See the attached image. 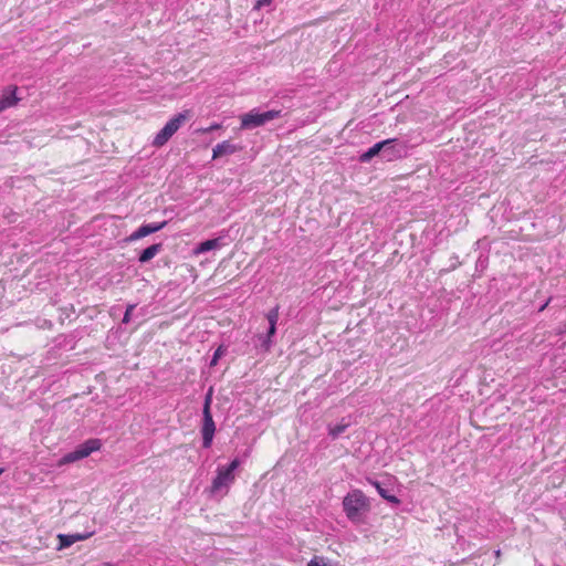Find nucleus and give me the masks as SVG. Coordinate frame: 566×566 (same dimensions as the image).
<instances>
[{
	"label": "nucleus",
	"instance_id": "f257e3e1",
	"mask_svg": "<svg viewBox=\"0 0 566 566\" xmlns=\"http://www.w3.org/2000/svg\"><path fill=\"white\" fill-rule=\"evenodd\" d=\"M240 464L241 461L235 458L229 464L217 468V474L212 479L211 485L205 490L210 499H222L228 495L235 481V470Z\"/></svg>",
	"mask_w": 566,
	"mask_h": 566
},
{
	"label": "nucleus",
	"instance_id": "f03ea898",
	"mask_svg": "<svg viewBox=\"0 0 566 566\" xmlns=\"http://www.w3.org/2000/svg\"><path fill=\"white\" fill-rule=\"evenodd\" d=\"M343 509L349 521L360 522L363 515L369 511V502L363 491L354 490L344 497Z\"/></svg>",
	"mask_w": 566,
	"mask_h": 566
},
{
	"label": "nucleus",
	"instance_id": "7ed1b4c3",
	"mask_svg": "<svg viewBox=\"0 0 566 566\" xmlns=\"http://www.w3.org/2000/svg\"><path fill=\"white\" fill-rule=\"evenodd\" d=\"M282 116V111H266V112H260L259 109L254 108L250 111L247 114H243L241 116V128L243 129H252L260 127L268 122H271L275 118H279Z\"/></svg>",
	"mask_w": 566,
	"mask_h": 566
},
{
	"label": "nucleus",
	"instance_id": "20e7f679",
	"mask_svg": "<svg viewBox=\"0 0 566 566\" xmlns=\"http://www.w3.org/2000/svg\"><path fill=\"white\" fill-rule=\"evenodd\" d=\"M189 116L188 111L176 114L171 117L165 126L157 133L153 140V146L161 147L164 146L172 135L181 127V125L187 120Z\"/></svg>",
	"mask_w": 566,
	"mask_h": 566
},
{
	"label": "nucleus",
	"instance_id": "39448f33",
	"mask_svg": "<svg viewBox=\"0 0 566 566\" xmlns=\"http://www.w3.org/2000/svg\"><path fill=\"white\" fill-rule=\"evenodd\" d=\"M102 448V441L97 438L88 439L78 444L73 451L64 454L61 459L62 464L72 463L88 457L92 452Z\"/></svg>",
	"mask_w": 566,
	"mask_h": 566
},
{
	"label": "nucleus",
	"instance_id": "423d86ee",
	"mask_svg": "<svg viewBox=\"0 0 566 566\" xmlns=\"http://www.w3.org/2000/svg\"><path fill=\"white\" fill-rule=\"evenodd\" d=\"M387 145L381 149V159L386 161H394L407 155V145L403 142H398L396 138L385 139Z\"/></svg>",
	"mask_w": 566,
	"mask_h": 566
},
{
	"label": "nucleus",
	"instance_id": "0eeeda50",
	"mask_svg": "<svg viewBox=\"0 0 566 566\" xmlns=\"http://www.w3.org/2000/svg\"><path fill=\"white\" fill-rule=\"evenodd\" d=\"M202 436V447L209 449L212 446L213 437L216 433V423L212 418L211 411L202 412V424L200 429Z\"/></svg>",
	"mask_w": 566,
	"mask_h": 566
},
{
	"label": "nucleus",
	"instance_id": "6e6552de",
	"mask_svg": "<svg viewBox=\"0 0 566 566\" xmlns=\"http://www.w3.org/2000/svg\"><path fill=\"white\" fill-rule=\"evenodd\" d=\"M167 224V221L144 223L137 230H135L129 237L128 241H136L143 239L149 234L160 231Z\"/></svg>",
	"mask_w": 566,
	"mask_h": 566
},
{
	"label": "nucleus",
	"instance_id": "1a4fd4ad",
	"mask_svg": "<svg viewBox=\"0 0 566 566\" xmlns=\"http://www.w3.org/2000/svg\"><path fill=\"white\" fill-rule=\"evenodd\" d=\"M266 319L269 322V329H268L265 339L263 340V346L269 348L272 344L271 338L276 332V323L279 319V306H275L268 312Z\"/></svg>",
	"mask_w": 566,
	"mask_h": 566
},
{
	"label": "nucleus",
	"instance_id": "9d476101",
	"mask_svg": "<svg viewBox=\"0 0 566 566\" xmlns=\"http://www.w3.org/2000/svg\"><path fill=\"white\" fill-rule=\"evenodd\" d=\"M242 149L241 146L232 144L230 140H223L222 143L216 145L212 150V158H219L226 155H232Z\"/></svg>",
	"mask_w": 566,
	"mask_h": 566
},
{
	"label": "nucleus",
	"instance_id": "9b49d317",
	"mask_svg": "<svg viewBox=\"0 0 566 566\" xmlns=\"http://www.w3.org/2000/svg\"><path fill=\"white\" fill-rule=\"evenodd\" d=\"M19 98L17 97V87L10 86L0 96V113L4 109L15 105Z\"/></svg>",
	"mask_w": 566,
	"mask_h": 566
},
{
	"label": "nucleus",
	"instance_id": "f8f14e48",
	"mask_svg": "<svg viewBox=\"0 0 566 566\" xmlns=\"http://www.w3.org/2000/svg\"><path fill=\"white\" fill-rule=\"evenodd\" d=\"M222 247H223V242H222V238L221 237L214 238V239H209V240L200 242L196 247L195 253L196 254H202V253L209 252L211 250L220 249Z\"/></svg>",
	"mask_w": 566,
	"mask_h": 566
},
{
	"label": "nucleus",
	"instance_id": "ddd939ff",
	"mask_svg": "<svg viewBox=\"0 0 566 566\" xmlns=\"http://www.w3.org/2000/svg\"><path fill=\"white\" fill-rule=\"evenodd\" d=\"M386 143L387 142H378L375 145H373L368 150H366L359 156V161L369 163L375 156L381 157V149L384 148V146L387 145Z\"/></svg>",
	"mask_w": 566,
	"mask_h": 566
},
{
	"label": "nucleus",
	"instance_id": "4468645a",
	"mask_svg": "<svg viewBox=\"0 0 566 566\" xmlns=\"http://www.w3.org/2000/svg\"><path fill=\"white\" fill-rule=\"evenodd\" d=\"M163 250V243H155L144 249L138 256L140 263H147Z\"/></svg>",
	"mask_w": 566,
	"mask_h": 566
},
{
	"label": "nucleus",
	"instance_id": "2eb2a0df",
	"mask_svg": "<svg viewBox=\"0 0 566 566\" xmlns=\"http://www.w3.org/2000/svg\"><path fill=\"white\" fill-rule=\"evenodd\" d=\"M371 484L376 488L378 494L384 500L395 505L400 504V500L396 495H394L388 488H385L380 482L371 481Z\"/></svg>",
	"mask_w": 566,
	"mask_h": 566
},
{
	"label": "nucleus",
	"instance_id": "dca6fc26",
	"mask_svg": "<svg viewBox=\"0 0 566 566\" xmlns=\"http://www.w3.org/2000/svg\"><path fill=\"white\" fill-rule=\"evenodd\" d=\"M349 422L343 418L339 423L337 424H328V436L335 440L337 439L342 433L346 431V429L349 427Z\"/></svg>",
	"mask_w": 566,
	"mask_h": 566
},
{
	"label": "nucleus",
	"instance_id": "f3484780",
	"mask_svg": "<svg viewBox=\"0 0 566 566\" xmlns=\"http://www.w3.org/2000/svg\"><path fill=\"white\" fill-rule=\"evenodd\" d=\"M59 545L56 547L57 551L65 549L74 544V539L72 538L71 534H59Z\"/></svg>",
	"mask_w": 566,
	"mask_h": 566
},
{
	"label": "nucleus",
	"instance_id": "a211bd4d",
	"mask_svg": "<svg viewBox=\"0 0 566 566\" xmlns=\"http://www.w3.org/2000/svg\"><path fill=\"white\" fill-rule=\"evenodd\" d=\"M489 259L488 256L480 255L475 263V272L478 276H481V274L484 272V270L488 268Z\"/></svg>",
	"mask_w": 566,
	"mask_h": 566
},
{
	"label": "nucleus",
	"instance_id": "6ab92c4d",
	"mask_svg": "<svg viewBox=\"0 0 566 566\" xmlns=\"http://www.w3.org/2000/svg\"><path fill=\"white\" fill-rule=\"evenodd\" d=\"M227 353V347L220 345L213 353L212 359L210 361V367H213L218 364V360Z\"/></svg>",
	"mask_w": 566,
	"mask_h": 566
},
{
	"label": "nucleus",
	"instance_id": "aec40b11",
	"mask_svg": "<svg viewBox=\"0 0 566 566\" xmlns=\"http://www.w3.org/2000/svg\"><path fill=\"white\" fill-rule=\"evenodd\" d=\"M212 394H213V389H212V387H210L208 392L205 396L202 412H206L207 410L211 411Z\"/></svg>",
	"mask_w": 566,
	"mask_h": 566
},
{
	"label": "nucleus",
	"instance_id": "412c9836",
	"mask_svg": "<svg viewBox=\"0 0 566 566\" xmlns=\"http://www.w3.org/2000/svg\"><path fill=\"white\" fill-rule=\"evenodd\" d=\"M135 307H136V304H128L127 305L126 311H125L124 316H123V319H122L123 324H128L130 322L132 313L135 310Z\"/></svg>",
	"mask_w": 566,
	"mask_h": 566
},
{
	"label": "nucleus",
	"instance_id": "4be33fe9",
	"mask_svg": "<svg viewBox=\"0 0 566 566\" xmlns=\"http://www.w3.org/2000/svg\"><path fill=\"white\" fill-rule=\"evenodd\" d=\"M450 261H451V264L446 270L447 272L448 271H453V270H455L457 268H459L461 265V262L459 261V256L457 254H452L451 258H450Z\"/></svg>",
	"mask_w": 566,
	"mask_h": 566
},
{
	"label": "nucleus",
	"instance_id": "5701e85b",
	"mask_svg": "<svg viewBox=\"0 0 566 566\" xmlns=\"http://www.w3.org/2000/svg\"><path fill=\"white\" fill-rule=\"evenodd\" d=\"M91 535H92V533H86V534L75 533V534H71L72 538L74 539V543L80 542V541H84V539L88 538Z\"/></svg>",
	"mask_w": 566,
	"mask_h": 566
},
{
	"label": "nucleus",
	"instance_id": "b1692460",
	"mask_svg": "<svg viewBox=\"0 0 566 566\" xmlns=\"http://www.w3.org/2000/svg\"><path fill=\"white\" fill-rule=\"evenodd\" d=\"M273 0H256L254 4V9H260L262 7L270 6Z\"/></svg>",
	"mask_w": 566,
	"mask_h": 566
},
{
	"label": "nucleus",
	"instance_id": "393cba45",
	"mask_svg": "<svg viewBox=\"0 0 566 566\" xmlns=\"http://www.w3.org/2000/svg\"><path fill=\"white\" fill-rule=\"evenodd\" d=\"M220 127L219 124H213L212 126H210L208 129H206V132H210V130H213V129H218Z\"/></svg>",
	"mask_w": 566,
	"mask_h": 566
},
{
	"label": "nucleus",
	"instance_id": "a878e982",
	"mask_svg": "<svg viewBox=\"0 0 566 566\" xmlns=\"http://www.w3.org/2000/svg\"><path fill=\"white\" fill-rule=\"evenodd\" d=\"M494 555L496 558H499L501 556V551L500 549L494 551Z\"/></svg>",
	"mask_w": 566,
	"mask_h": 566
},
{
	"label": "nucleus",
	"instance_id": "bb28decb",
	"mask_svg": "<svg viewBox=\"0 0 566 566\" xmlns=\"http://www.w3.org/2000/svg\"><path fill=\"white\" fill-rule=\"evenodd\" d=\"M103 566H115L112 563H105Z\"/></svg>",
	"mask_w": 566,
	"mask_h": 566
},
{
	"label": "nucleus",
	"instance_id": "cd10ccee",
	"mask_svg": "<svg viewBox=\"0 0 566 566\" xmlns=\"http://www.w3.org/2000/svg\"><path fill=\"white\" fill-rule=\"evenodd\" d=\"M2 472H3V469H0V475L2 474Z\"/></svg>",
	"mask_w": 566,
	"mask_h": 566
}]
</instances>
